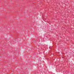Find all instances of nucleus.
<instances>
[{
  "label": "nucleus",
  "instance_id": "nucleus-1",
  "mask_svg": "<svg viewBox=\"0 0 74 74\" xmlns=\"http://www.w3.org/2000/svg\"><path fill=\"white\" fill-rule=\"evenodd\" d=\"M68 73V71H64V74H67Z\"/></svg>",
  "mask_w": 74,
  "mask_h": 74
}]
</instances>
